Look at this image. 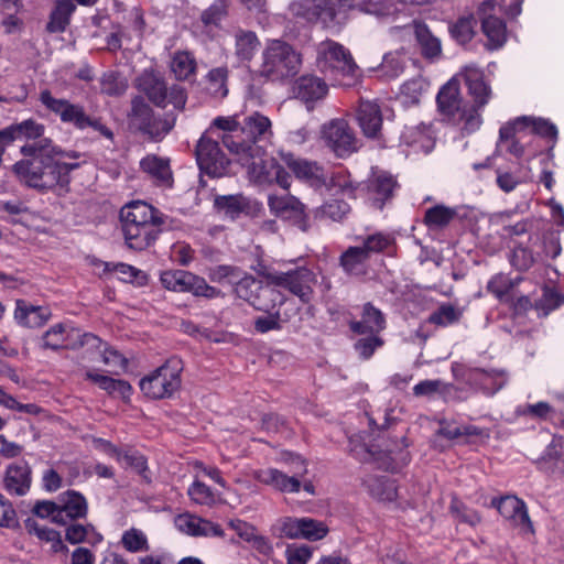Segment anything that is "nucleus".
Here are the masks:
<instances>
[{
  "mask_svg": "<svg viewBox=\"0 0 564 564\" xmlns=\"http://www.w3.org/2000/svg\"><path fill=\"white\" fill-rule=\"evenodd\" d=\"M557 128L549 119L532 116L518 117L499 129L497 150L509 155V165L501 169L497 156L474 164V170L497 166V176H553L552 150L557 141Z\"/></svg>",
  "mask_w": 564,
  "mask_h": 564,
  "instance_id": "nucleus-1",
  "label": "nucleus"
},
{
  "mask_svg": "<svg viewBox=\"0 0 564 564\" xmlns=\"http://www.w3.org/2000/svg\"><path fill=\"white\" fill-rule=\"evenodd\" d=\"M239 116H218L214 118L205 132L215 129L223 131L221 142L234 160L246 169L248 176H318L321 167L291 153L281 154L280 161L263 158L262 149L252 142H242Z\"/></svg>",
  "mask_w": 564,
  "mask_h": 564,
  "instance_id": "nucleus-2",
  "label": "nucleus"
},
{
  "mask_svg": "<svg viewBox=\"0 0 564 564\" xmlns=\"http://www.w3.org/2000/svg\"><path fill=\"white\" fill-rule=\"evenodd\" d=\"M492 91L482 72L475 65L465 66L438 91V111L463 132L473 133L482 124L481 112Z\"/></svg>",
  "mask_w": 564,
  "mask_h": 564,
  "instance_id": "nucleus-3",
  "label": "nucleus"
},
{
  "mask_svg": "<svg viewBox=\"0 0 564 564\" xmlns=\"http://www.w3.org/2000/svg\"><path fill=\"white\" fill-rule=\"evenodd\" d=\"M381 0L375 4L357 2L356 0H291L289 13L307 23L321 22L325 28H340L349 18V12L359 10L378 17L388 15V10L378 7Z\"/></svg>",
  "mask_w": 564,
  "mask_h": 564,
  "instance_id": "nucleus-4",
  "label": "nucleus"
},
{
  "mask_svg": "<svg viewBox=\"0 0 564 564\" xmlns=\"http://www.w3.org/2000/svg\"><path fill=\"white\" fill-rule=\"evenodd\" d=\"M119 219L127 246L139 251L155 242L165 224L164 215L142 200H132L121 207Z\"/></svg>",
  "mask_w": 564,
  "mask_h": 564,
  "instance_id": "nucleus-5",
  "label": "nucleus"
},
{
  "mask_svg": "<svg viewBox=\"0 0 564 564\" xmlns=\"http://www.w3.org/2000/svg\"><path fill=\"white\" fill-rule=\"evenodd\" d=\"M316 66L325 77L339 85L350 86L359 77V68L350 52L333 40L317 44Z\"/></svg>",
  "mask_w": 564,
  "mask_h": 564,
  "instance_id": "nucleus-6",
  "label": "nucleus"
},
{
  "mask_svg": "<svg viewBox=\"0 0 564 564\" xmlns=\"http://www.w3.org/2000/svg\"><path fill=\"white\" fill-rule=\"evenodd\" d=\"M302 67V55L289 43L270 40L262 51L260 75L271 82L293 78Z\"/></svg>",
  "mask_w": 564,
  "mask_h": 564,
  "instance_id": "nucleus-7",
  "label": "nucleus"
},
{
  "mask_svg": "<svg viewBox=\"0 0 564 564\" xmlns=\"http://www.w3.org/2000/svg\"><path fill=\"white\" fill-rule=\"evenodd\" d=\"M182 369L180 359L170 358L140 380L141 391L153 400L170 398L181 387Z\"/></svg>",
  "mask_w": 564,
  "mask_h": 564,
  "instance_id": "nucleus-8",
  "label": "nucleus"
},
{
  "mask_svg": "<svg viewBox=\"0 0 564 564\" xmlns=\"http://www.w3.org/2000/svg\"><path fill=\"white\" fill-rule=\"evenodd\" d=\"M40 101L46 109L56 113L65 123H72L77 129L91 127L108 139L112 138V132L99 120L88 117L84 108L79 105L70 104L66 99H58L52 96L50 90H43L40 94Z\"/></svg>",
  "mask_w": 564,
  "mask_h": 564,
  "instance_id": "nucleus-9",
  "label": "nucleus"
},
{
  "mask_svg": "<svg viewBox=\"0 0 564 564\" xmlns=\"http://www.w3.org/2000/svg\"><path fill=\"white\" fill-rule=\"evenodd\" d=\"M294 465L292 476L276 469L263 468L256 470L253 477L259 482L273 488L282 494H296L301 490V479L307 474V464L301 456L288 454V458Z\"/></svg>",
  "mask_w": 564,
  "mask_h": 564,
  "instance_id": "nucleus-10",
  "label": "nucleus"
},
{
  "mask_svg": "<svg viewBox=\"0 0 564 564\" xmlns=\"http://www.w3.org/2000/svg\"><path fill=\"white\" fill-rule=\"evenodd\" d=\"M100 339L91 333H82L65 323L50 327L42 336V347L45 349H78L86 345L96 347Z\"/></svg>",
  "mask_w": 564,
  "mask_h": 564,
  "instance_id": "nucleus-11",
  "label": "nucleus"
},
{
  "mask_svg": "<svg viewBox=\"0 0 564 564\" xmlns=\"http://www.w3.org/2000/svg\"><path fill=\"white\" fill-rule=\"evenodd\" d=\"M232 286L235 294L239 299L261 311H269L274 307L276 300H279L280 304L283 302L281 294L274 289L263 286L256 278L241 271Z\"/></svg>",
  "mask_w": 564,
  "mask_h": 564,
  "instance_id": "nucleus-12",
  "label": "nucleus"
},
{
  "mask_svg": "<svg viewBox=\"0 0 564 564\" xmlns=\"http://www.w3.org/2000/svg\"><path fill=\"white\" fill-rule=\"evenodd\" d=\"M321 139L338 158L357 152L360 141L344 119H333L322 126Z\"/></svg>",
  "mask_w": 564,
  "mask_h": 564,
  "instance_id": "nucleus-13",
  "label": "nucleus"
},
{
  "mask_svg": "<svg viewBox=\"0 0 564 564\" xmlns=\"http://www.w3.org/2000/svg\"><path fill=\"white\" fill-rule=\"evenodd\" d=\"M196 161L202 173L221 176L230 161L226 159L217 141L204 132L196 145Z\"/></svg>",
  "mask_w": 564,
  "mask_h": 564,
  "instance_id": "nucleus-14",
  "label": "nucleus"
},
{
  "mask_svg": "<svg viewBox=\"0 0 564 564\" xmlns=\"http://www.w3.org/2000/svg\"><path fill=\"white\" fill-rule=\"evenodd\" d=\"M315 283L314 272L306 267H299L285 272L280 271L274 286L285 289L303 303H308L313 297Z\"/></svg>",
  "mask_w": 564,
  "mask_h": 564,
  "instance_id": "nucleus-15",
  "label": "nucleus"
},
{
  "mask_svg": "<svg viewBox=\"0 0 564 564\" xmlns=\"http://www.w3.org/2000/svg\"><path fill=\"white\" fill-rule=\"evenodd\" d=\"M491 507L496 508L510 527L518 529L521 533H533V525L530 520L527 506L523 500L516 496L494 498Z\"/></svg>",
  "mask_w": 564,
  "mask_h": 564,
  "instance_id": "nucleus-16",
  "label": "nucleus"
},
{
  "mask_svg": "<svg viewBox=\"0 0 564 564\" xmlns=\"http://www.w3.org/2000/svg\"><path fill=\"white\" fill-rule=\"evenodd\" d=\"M131 116L134 124L153 139L163 138L170 132L174 123V120L154 118L152 109L141 98L132 100Z\"/></svg>",
  "mask_w": 564,
  "mask_h": 564,
  "instance_id": "nucleus-17",
  "label": "nucleus"
},
{
  "mask_svg": "<svg viewBox=\"0 0 564 564\" xmlns=\"http://www.w3.org/2000/svg\"><path fill=\"white\" fill-rule=\"evenodd\" d=\"M214 206L230 219L241 215L257 217L263 210L262 204L241 194L218 195L214 199Z\"/></svg>",
  "mask_w": 564,
  "mask_h": 564,
  "instance_id": "nucleus-18",
  "label": "nucleus"
},
{
  "mask_svg": "<svg viewBox=\"0 0 564 564\" xmlns=\"http://www.w3.org/2000/svg\"><path fill=\"white\" fill-rule=\"evenodd\" d=\"M496 0H485L479 7L482 32L488 40L487 46L490 50L501 47L507 40L505 22L491 14V12L496 11Z\"/></svg>",
  "mask_w": 564,
  "mask_h": 564,
  "instance_id": "nucleus-19",
  "label": "nucleus"
},
{
  "mask_svg": "<svg viewBox=\"0 0 564 564\" xmlns=\"http://www.w3.org/2000/svg\"><path fill=\"white\" fill-rule=\"evenodd\" d=\"M176 529L183 534L194 538L224 536L223 528L210 520L184 512L174 518Z\"/></svg>",
  "mask_w": 564,
  "mask_h": 564,
  "instance_id": "nucleus-20",
  "label": "nucleus"
},
{
  "mask_svg": "<svg viewBox=\"0 0 564 564\" xmlns=\"http://www.w3.org/2000/svg\"><path fill=\"white\" fill-rule=\"evenodd\" d=\"M466 380L485 394L494 395L507 384L508 373L503 369L470 368L466 372Z\"/></svg>",
  "mask_w": 564,
  "mask_h": 564,
  "instance_id": "nucleus-21",
  "label": "nucleus"
},
{
  "mask_svg": "<svg viewBox=\"0 0 564 564\" xmlns=\"http://www.w3.org/2000/svg\"><path fill=\"white\" fill-rule=\"evenodd\" d=\"M32 482L31 468L26 463L11 464L3 476V488L11 496H24Z\"/></svg>",
  "mask_w": 564,
  "mask_h": 564,
  "instance_id": "nucleus-22",
  "label": "nucleus"
},
{
  "mask_svg": "<svg viewBox=\"0 0 564 564\" xmlns=\"http://www.w3.org/2000/svg\"><path fill=\"white\" fill-rule=\"evenodd\" d=\"M401 141L415 153H430L435 145V135L431 126L419 124L406 127L401 134Z\"/></svg>",
  "mask_w": 564,
  "mask_h": 564,
  "instance_id": "nucleus-23",
  "label": "nucleus"
},
{
  "mask_svg": "<svg viewBox=\"0 0 564 564\" xmlns=\"http://www.w3.org/2000/svg\"><path fill=\"white\" fill-rule=\"evenodd\" d=\"M58 507L63 518L61 525H67L68 522L77 519H84L88 513V503L86 498L75 490L62 492L58 496Z\"/></svg>",
  "mask_w": 564,
  "mask_h": 564,
  "instance_id": "nucleus-24",
  "label": "nucleus"
},
{
  "mask_svg": "<svg viewBox=\"0 0 564 564\" xmlns=\"http://www.w3.org/2000/svg\"><path fill=\"white\" fill-rule=\"evenodd\" d=\"M387 326L384 314L372 303L364 304L359 321H350L349 328L357 335L381 333Z\"/></svg>",
  "mask_w": 564,
  "mask_h": 564,
  "instance_id": "nucleus-25",
  "label": "nucleus"
},
{
  "mask_svg": "<svg viewBox=\"0 0 564 564\" xmlns=\"http://www.w3.org/2000/svg\"><path fill=\"white\" fill-rule=\"evenodd\" d=\"M51 140L42 139L32 144L21 147L23 160L18 161L13 165V171L19 176H37L35 171L31 172V166L36 160H41L43 155L51 153Z\"/></svg>",
  "mask_w": 564,
  "mask_h": 564,
  "instance_id": "nucleus-26",
  "label": "nucleus"
},
{
  "mask_svg": "<svg viewBox=\"0 0 564 564\" xmlns=\"http://www.w3.org/2000/svg\"><path fill=\"white\" fill-rule=\"evenodd\" d=\"M536 464L545 473L564 477V438L553 437Z\"/></svg>",
  "mask_w": 564,
  "mask_h": 564,
  "instance_id": "nucleus-27",
  "label": "nucleus"
},
{
  "mask_svg": "<svg viewBox=\"0 0 564 564\" xmlns=\"http://www.w3.org/2000/svg\"><path fill=\"white\" fill-rule=\"evenodd\" d=\"M294 93L297 98L310 104L323 99L328 93V86L315 75H304L295 82Z\"/></svg>",
  "mask_w": 564,
  "mask_h": 564,
  "instance_id": "nucleus-28",
  "label": "nucleus"
},
{
  "mask_svg": "<svg viewBox=\"0 0 564 564\" xmlns=\"http://www.w3.org/2000/svg\"><path fill=\"white\" fill-rule=\"evenodd\" d=\"M359 126L369 138L378 134L382 126V116L380 108L375 101H361L357 112Z\"/></svg>",
  "mask_w": 564,
  "mask_h": 564,
  "instance_id": "nucleus-29",
  "label": "nucleus"
},
{
  "mask_svg": "<svg viewBox=\"0 0 564 564\" xmlns=\"http://www.w3.org/2000/svg\"><path fill=\"white\" fill-rule=\"evenodd\" d=\"M138 88L159 107H165L166 86L152 70H144L137 80Z\"/></svg>",
  "mask_w": 564,
  "mask_h": 564,
  "instance_id": "nucleus-30",
  "label": "nucleus"
},
{
  "mask_svg": "<svg viewBox=\"0 0 564 564\" xmlns=\"http://www.w3.org/2000/svg\"><path fill=\"white\" fill-rule=\"evenodd\" d=\"M9 140L13 143L17 140H37L41 141L45 132V126L33 118L12 123L3 128Z\"/></svg>",
  "mask_w": 564,
  "mask_h": 564,
  "instance_id": "nucleus-31",
  "label": "nucleus"
},
{
  "mask_svg": "<svg viewBox=\"0 0 564 564\" xmlns=\"http://www.w3.org/2000/svg\"><path fill=\"white\" fill-rule=\"evenodd\" d=\"M235 56L240 63H249L259 50L260 41L253 31L239 29L234 33Z\"/></svg>",
  "mask_w": 564,
  "mask_h": 564,
  "instance_id": "nucleus-32",
  "label": "nucleus"
},
{
  "mask_svg": "<svg viewBox=\"0 0 564 564\" xmlns=\"http://www.w3.org/2000/svg\"><path fill=\"white\" fill-rule=\"evenodd\" d=\"M241 133L246 135V139L242 138V142H252L257 145L258 140L272 134L271 120L259 112H254L243 120Z\"/></svg>",
  "mask_w": 564,
  "mask_h": 564,
  "instance_id": "nucleus-33",
  "label": "nucleus"
},
{
  "mask_svg": "<svg viewBox=\"0 0 564 564\" xmlns=\"http://www.w3.org/2000/svg\"><path fill=\"white\" fill-rule=\"evenodd\" d=\"M369 258L359 246L348 247L339 257V265L348 275L360 276L367 272Z\"/></svg>",
  "mask_w": 564,
  "mask_h": 564,
  "instance_id": "nucleus-34",
  "label": "nucleus"
},
{
  "mask_svg": "<svg viewBox=\"0 0 564 564\" xmlns=\"http://www.w3.org/2000/svg\"><path fill=\"white\" fill-rule=\"evenodd\" d=\"M51 317V312L46 307L25 306L22 301L17 302L14 318L23 326L40 327Z\"/></svg>",
  "mask_w": 564,
  "mask_h": 564,
  "instance_id": "nucleus-35",
  "label": "nucleus"
},
{
  "mask_svg": "<svg viewBox=\"0 0 564 564\" xmlns=\"http://www.w3.org/2000/svg\"><path fill=\"white\" fill-rule=\"evenodd\" d=\"M414 34L424 57L433 59L441 55L442 44L426 24L414 22Z\"/></svg>",
  "mask_w": 564,
  "mask_h": 564,
  "instance_id": "nucleus-36",
  "label": "nucleus"
},
{
  "mask_svg": "<svg viewBox=\"0 0 564 564\" xmlns=\"http://www.w3.org/2000/svg\"><path fill=\"white\" fill-rule=\"evenodd\" d=\"M65 539L70 544L88 543L93 546L99 544L104 536L90 523H70L65 530Z\"/></svg>",
  "mask_w": 564,
  "mask_h": 564,
  "instance_id": "nucleus-37",
  "label": "nucleus"
},
{
  "mask_svg": "<svg viewBox=\"0 0 564 564\" xmlns=\"http://www.w3.org/2000/svg\"><path fill=\"white\" fill-rule=\"evenodd\" d=\"M86 379L98 384L100 389L107 391L109 394L117 393L122 398H128L132 390L130 383L124 380L113 379L94 371H87Z\"/></svg>",
  "mask_w": 564,
  "mask_h": 564,
  "instance_id": "nucleus-38",
  "label": "nucleus"
},
{
  "mask_svg": "<svg viewBox=\"0 0 564 564\" xmlns=\"http://www.w3.org/2000/svg\"><path fill=\"white\" fill-rule=\"evenodd\" d=\"M395 187L393 178H369L368 180V194L373 205L382 208L384 202L389 199Z\"/></svg>",
  "mask_w": 564,
  "mask_h": 564,
  "instance_id": "nucleus-39",
  "label": "nucleus"
},
{
  "mask_svg": "<svg viewBox=\"0 0 564 564\" xmlns=\"http://www.w3.org/2000/svg\"><path fill=\"white\" fill-rule=\"evenodd\" d=\"M76 6L73 0H58L51 14L47 29L50 32H63L69 23V18Z\"/></svg>",
  "mask_w": 564,
  "mask_h": 564,
  "instance_id": "nucleus-40",
  "label": "nucleus"
},
{
  "mask_svg": "<svg viewBox=\"0 0 564 564\" xmlns=\"http://www.w3.org/2000/svg\"><path fill=\"white\" fill-rule=\"evenodd\" d=\"M427 88L429 83L422 77L412 78L401 86L400 100L404 106L416 105Z\"/></svg>",
  "mask_w": 564,
  "mask_h": 564,
  "instance_id": "nucleus-41",
  "label": "nucleus"
},
{
  "mask_svg": "<svg viewBox=\"0 0 564 564\" xmlns=\"http://www.w3.org/2000/svg\"><path fill=\"white\" fill-rule=\"evenodd\" d=\"M457 215L455 208L445 205H435L426 209L424 215V224L429 228L446 227Z\"/></svg>",
  "mask_w": 564,
  "mask_h": 564,
  "instance_id": "nucleus-42",
  "label": "nucleus"
},
{
  "mask_svg": "<svg viewBox=\"0 0 564 564\" xmlns=\"http://www.w3.org/2000/svg\"><path fill=\"white\" fill-rule=\"evenodd\" d=\"M406 56L401 52L388 53L383 56L382 63L379 67L381 76L386 79H394L399 77L405 67Z\"/></svg>",
  "mask_w": 564,
  "mask_h": 564,
  "instance_id": "nucleus-43",
  "label": "nucleus"
},
{
  "mask_svg": "<svg viewBox=\"0 0 564 564\" xmlns=\"http://www.w3.org/2000/svg\"><path fill=\"white\" fill-rule=\"evenodd\" d=\"M192 272L185 270H167L161 273L162 285L173 292H187Z\"/></svg>",
  "mask_w": 564,
  "mask_h": 564,
  "instance_id": "nucleus-44",
  "label": "nucleus"
},
{
  "mask_svg": "<svg viewBox=\"0 0 564 564\" xmlns=\"http://www.w3.org/2000/svg\"><path fill=\"white\" fill-rule=\"evenodd\" d=\"M170 67L177 79H188L195 73L196 62L188 52H176Z\"/></svg>",
  "mask_w": 564,
  "mask_h": 564,
  "instance_id": "nucleus-45",
  "label": "nucleus"
},
{
  "mask_svg": "<svg viewBox=\"0 0 564 564\" xmlns=\"http://www.w3.org/2000/svg\"><path fill=\"white\" fill-rule=\"evenodd\" d=\"M121 544L130 553L147 552L150 550L147 534L137 528L126 530L121 535Z\"/></svg>",
  "mask_w": 564,
  "mask_h": 564,
  "instance_id": "nucleus-46",
  "label": "nucleus"
},
{
  "mask_svg": "<svg viewBox=\"0 0 564 564\" xmlns=\"http://www.w3.org/2000/svg\"><path fill=\"white\" fill-rule=\"evenodd\" d=\"M365 335V337L355 341L354 349L361 359L368 360L377 349L384 345V340L380 336V333H368Z\"/></svg>",
  "mask_w": 564,
  "mask_h": 564,
  "instance_id": "nucleus-47",
  "label": "nucleus"
},
{
  "mask_svg": "<svg viewBox=\"0 0 564 564\" xmlns=\"http://www.w3.org/2000/svg\"><path fill=\"white\" fill-rule=\"evenodd\" d=\"M394 239L391 235L384 232H376L362 239V245L359 246L370 259L372 253H380L389 249Z\"/></svg>",
  "mask_w": 564,
  "mask_h": 564,
  "instance_id": "nucleus-48",
  "label": "nucleus"
},
{
  "mask_svg": "<svg viewBox=\"0 0 564 564\" xmlns=\"http://www.w3.org/2000/svg\"><path fill=\"white\" fill-rule=\"evenodd\" d=\"M463 313L452 304H442L435 312H433L429 322L436 326L446 327L459 322Z\"/></svg>",
  "mask_w": 564,
  "mask_h": 564,
  "instance_id": "nucleus-49",
  "label": "nucleus"
},
{
  "mask_svg": "<svg viewBox=\"0 0 564 564\" xmlns=\"http://www.w3.org/2000/svg\"><path fill=\"white\" fill-rule=\"evenodd\" d=\"M228 72L225 67L212 69L207 75V91L215 98H224L228 94L226 86Z\"/></svg>",
  "mask_w": 564,
  "mask_h": 564,
  "instance_id": "nucleus-50",
  "label": "nucleus"
},
{
  "mask_svg": "<svg viewBox=\"0 0 564 564\" xmlns=\"http://www.w3.org/2000/svg\"><path fill=\"white\" fill-rule=\"evenodd\" d=\"M449 512L459 523H466L470 527H476L481 522V516L477 510L468 508L456 498H454L451 502Z\"/></svg>",
  "mask_w": 564,
  "mask_h": 564,
  "instance_id": "nucleus-51",
  "label": "nucleus"
},
{
  "mask_svg": "<svg viewBox=\"0 0 564 564\" xmlns=\"http://www.w3.org/2000/svg\"><path fill=\"white\" fill-rule=\"evenodd\" d=\"M141 171L150 176H171L170 161L156 155H147L140 161Z\"/></svg>",
  "mask_w": 564,
  "mask_h": 564,
  "instance_id": "nucleus-52",
  "label": "nucleus"
},
{
  "mask_svg": "<svg viewBox=\"0 0 564 564\" xmlns=\"http://www.w3.org/2000/svg\"><path fill=\"white\" fill-rule=\"evenodd\" d=\"M101 91L109 96L122 95L128 88V80L116 72H107L100 79Z\"/></svg>",
  "mask_w": 564,
  "mask_h": 564,
  "instance_id": "nucleus-53",
  "label": "nucleus"
},
{
  "mask_svg": "<svg viewBox=\"0 0 564 564\" xmlns=\"http://www.w3.org/2000/svg\"><path fill=\"white\" fill-rule=\"evenodd\" d=\"M449 32L458 43L469 42L475 33V19L471 15L459 18L451 24Z\"/></svg>",
  "mask_w": 564,
  "mask_h": 564,
  "instance_id": "nucleus-54",
  "label": "nucleus"
},
{
  "mask_svg": "<svg viewBox=\"0 0 564 564\" xmlns=\"http://www.w3.org/2000/svg\"><path fill=\"white\" fill-rule=\"evenodd\" d=\"M118 462L126 468L134 469L140 476H142L147 481H150V477L148 475V464L147 459L143 455L135 451H122Z\"/></svg>",
  "mask_w": 564,
  "mask_h": 564,
  "instance_id": "nucleus-55",
  "label": "nucleus"
},
{
  "mask_svg": "<svg viewBox=\"0 0 564 564\" xmlns=\"http://www.w3.org/2000/svg\"><path fill=\"white\" fill-rule=\"evenodd\" d=\"M22 184L29 188L36 189L39 193H46L48 191H54L58 195L64 189V187L68 183V178H47L44 182V178H20Z\"/></svg>",
  "mask_w": 564,
  "mask_h": 564,
  "instance_id": "nucleus-56",
  "label": "nucleus"
},
{
  "mask_svg": "<svg viewBox=\"0 0 564 564\" xmlns=\"http://www.w3.org/2000/svg\"><path fill=\"white\" fill-rule=\"evenodd\" d=\"M327 533L328 528L324 522L311 518H301V539L318 541Z\"/></svg>",
  "mask_w": 564,
  "mask_h": 564,
  "instance_id": "nucleus-57",
  "label": "nucleus"
},
{
  "mask_svg": "<svg viewBox=\"0 0 564 564\" xmlns=\"http://www.w3.org/2000/svg\"><path fill=\"white\" fill-rule=\"evenodd\" d=\"M187 495L196 505L212 506L215 503V494L206 484L195 480L187 489Z\"/></svg>",
  "mask_w": 564,
  "mask_h": 564,
  "instance_id": "nucleus-58",
  "label": "nucleus"
},
{
  "mask_svg": "<svg viewBox=\"0 0 564 564\" xmlns=\"http://www.w3.org/2000/svg\"><path fill=\"white\" fill-rule=\"evenodd\" d=\"M187 292L206 299H216L224 295L219 289L209 285L204 278L194 273H192V279H189Z\"/></svg>",
  "mask_w": 564,
  "mask_h": 564,
  "instance_id": "nucleus-59",
  "label": "nucleus"
},
{
  "mask_svg": "<svg viewBox=\"0 0 564 564\" xmlns=\"http://www.w3.org/2000/svg\"><path fill=\"white\" fill-rule=\"evenodd\" d=\"M240 269L234 265H216L208 270V278L212 282L224 284L228 283L230 285L234 284L236 279L240 275Z\"/></svg>",
  "mask_w": 564,
  "mask_h": 564,
  "instance_id": "nucleus-60",
  "label": "nucleus"
},
{
  "mask_svg": "<svg viewBox=\"0 0 564 564\" xmlns=\"http://www.w3.org/2000/svg\"><path fill=\"white\" fill-rule=\"evenodd\" d=\"M33 513L40 518H51L54 523L61 524L63 522L62 513L58 507V500H42L37 501L33 507Z\"/></svg>",
  "mask_w": 564,
  "mask_h": 564,
  "instance_id": "nucleus-61",
  "label": "nucleus"
},
{
  "mask_svg": "<svg viewBox=\"0 0 564 564\" xmlns=\"http://www.w3.org/2000/svg\"><path fill=\"white\" fill-rule=\"evenodd\" d=\"M517 412L523 416L546 420L553 413V408L547 402L541 401L535 404H527L524 406H520Z\"/></svg>",
  "mask_w": 564,
  "mask_h": 564,
  "instance_id": "nucleus-62",
  "label": "nucleus"
},
{
  "mask_svg": "<svg viewBox=\"0 0 564 564\" xmlns=\"http://www.w3.org/2000/svg\"><path fill=\"white\" fill-rule=\"evenodd\" d=\"M350 212V206L344 200L327 202L322 207L325 217L335 221L343 220Z\"/></svg>",
  "mask_w": 564,
  "mask_h": 564,
  "instance_id": "nucleus-63",
  "label": "nucleus"
},
{
  "mask_svg": "<svg viewBox=\"0 0 564 564\" xmlns=\"http://www.w3.org/2000/svg\"><path fill=\"white\" fill-rule=\"evenodd\" d=\"M369 489L372 496L380 500H392L397 496V490L392 481L375 479L369 484Z\"/></svg>",
  "mask_w": 564,
  "mask_h": 564,
  "instance_id": "nucleus-64",
  "label": "nucleus"
}]
</instances>
